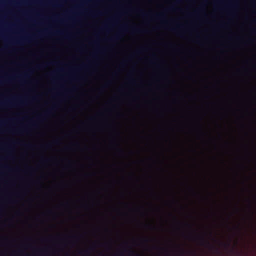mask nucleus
<instances>
[{
    "label": "nucleus",
    "instance_id": "obj_28",
    "mask_svg": "<svg viewBox=\"0 0 256 256\" xmlns=\"http://www.w3.org/2000/svg\"><path fill=\"white\" fill-rule=\"evenodd\" d=\"M144 48H142L141 50H144Z\"/></svg>",
    "mask_w": 256,
    "mask_h": 256
},
{
    "label": "nucleus",
    "instance_id": "obj_2",
    "mask_svg": "<svg viewBox=\"0 0 256 256\" xmlns=\"http://www.w3.org/2000/svg\"><path fill=\"white\" fill-rule=\"evenodd\" d=\"M3 104H8V106L10 107H16L18 106L22 105L24 104V102L22 100H16V102H12L11 101H6L5 102H1L0 103V106L2 107L3 105Z\"/></svg>",
    "mask_w": 256,
    "mask_h": 256
},
{
    "label": "nucleus",
    "instance_id": "obj_22",
    "mask_svg": "<svg viewBox=\"0 0 256 256\" xmlns=\"http://www.w3.org/2000/svg\"><path fill=\"white\" fill-rule=\"evenodd\" d=\"M106 26H104V29H106Z\"/></svg>",
    "mask_w": 256,
    "mask_h": 256
},
{
    "label": "nucleus",
    "instance_id": "obj_11",
    "mask_svg": "<svg viewBox=\"0 0 256 256\" xmlns=\"http://www.w3.org/2000/svg\"><path fill=\"white\" fill-rule=\"evenodd\" d=\"M88 68V66L87 65H86V64H84L82 66V68Z\"/></svg>",
    "mask_w": 256,
    "mask_h": 256
},
{
    "label": "nucleus",
    "instance_id": "obj_15",
    "mask_svg": "<svg viewBox=\"0 0 256 256\" xmlns=\"http://www.w3.org/2000/svg\"><path fill=\"white\" fill-rule=\"evenodd\" d=\"M50 64H56V62H52L50 63Z\"/></svg>",
    "mask_w": 256,
    "mask_h": 256
},
{
    "label": "nucleus",
    "instance_id": "obj_20",
    "mask_svg": "<svg viewBox=\"0 0 256 256\" xmlns=\"http://www.w3.org/2000/svg\"><path fill=\"white\" fill-rule=\"evenodd\" d=\"M24 77H27V76H28V75H27V74H25L24 75Z\"/></svg>",
    "mask_w": 256,
    "mask_h": 256
},
{
    "label": "nucleus",
    "instance_id": "obj_17",
    "mask_svg": "<svg viewBox=\"0 0 256 256\" xmlns=\"http://www.w3.org/2000/svg\"><path fill=\"white\" fill-rule=\"evenodd\" d=\"M182 26H181V25H178V28H180V27H182Z\"/></svg>",
    "mask_w": 256,
    "mask_h": 256
},
{
    "label": "nucleus",
    "instance_id": "obj_24",
    "mask_svg": "<svg viewBox=\"0 0 256 256\" xmlns=\"http://www.w3.org/2000/svg\"><path fill=\"white\" fill-rule=\"evenodd\" d=\"M181 0H177V2H180Z\"/></svg>",
    "mask_w": 256,
    "mask_h": 256
},
{
    "label": "nucleus",
    "instance_id": "obj_8",
    "mask_svg": "<svg viewBox=\"0 0 256 256\" xmlns=\"http://www.w3.org/2000/svg\"><path fill=\"white\" fill-rule=\"evenodd\" d=\"M168 10H175V8L174 6H171L170 8H168Z\"/></svg>",
    "mask_w": 256,
    "mask_h": 256
},
{
    "label": "nucleus",
    "instance_id": "obj_5",
    "mask_svg": "<svg viewBox=\"0 0 256 256\" xmlns=\"http://www.w3.org/2000/svg\"><path fill=\"white\" fill-rule=\"evenodd\" d=\"M132 30L134 32L136 33H141L143 32L141 29L140 28H136V27H133L132 28Z\"/></svg>",
    "mask_w": 256,
    "mask_h": 256
},
{
    "label": "nucleus",
    "instance_id": "obj_4",
    "mask_svg": "<svg viewBox=\"0 0 256 256\" xmlns=\"http://www.w3.org/2000/svg\"><path fill=\"white\" fill-rule=\"evenodd\" d=\"M137 11L142 16L148 17L149 16V15L147 13L145 12L143 10H138Z\"/></svg>",
    "mask_w": 256,
    "mask_h": 256
},
{
    "label": "nucleus",
    "instance_id": "obj_3",
    "mask_svg": "<svg viewBox=\"0 0 256 256\" xmlns=\"http://www.w3.org/2000/svg\"><path fill=\"white\" fill-rule=\"evenodd\" d=\"M157 20H162L164 18V15L163 13H160L156 14L153 16Z\"/></svg>",
    "mask_w": 256,
    "mask_h": 256
},
{
    "label": "nucleus",
    "instance_id": "obj_7",
    "mask_svg": "<svg viewBox=\"0 0 256 256\" xmlns=\"http://www.w3.org/2000/svg\"><path fill=\"white\" fill-rule=\"evenodd\" d=\"M80 104H76V109H77V112H78V115L80 113Z\"/></svg>",
    "mask_w": 256,
    "mask_h": 256
},
{
    "label": "nucleus",
    "instance_id": "obj_18",
    "mask_svg": "<svg viewBox=\"0 0 256 256\" xmlns=\"http://www.w3.org/2000/svg\"><path fill=\"white\" fill-rule=\"evenodd\" d=\"M172 31H176V29H175V28H172Z\"/></svg>",
    "mask_w": 256,
    "mask_h": 256
},
{
    "label": "nucleus",
    "instance_id": "obj_13",
    "mask_svg": "<svg viewBox=\"0 0 256 256\" xmlns=\"http://www.w3.org/2000/svg\"><path fill=\"white\" fill-rule=\"evenodd\" d=\"M202 8H200L199 9H198V10L200 11V12H202Z\"/></svg>",
    "mask_w": 256,
    "mask_h": 256
},
{
    "label": "nucleus",
    "instance_id": "obj_9",
    "mask_svg": "<svg viewBox=\"0 0 256 256\" xmlns=\"http://www.w3.org/2000/svg\"><path fill=\"white\" fill-rule=\"evenodd\" d=\"M252 32L254 34H256V28H252Z\"/></svg>",
    "mask_w": 256,
    "mask_h": 256
},
{
    "label": "nucleus",
    "instance_id": "obj_27",
    "mask_svg": "<svg viewBox=\"0 0 256 256\" xmlns=\"http://www.w3.org/2000/svg\"><path fill=\"white\" fill-rule=\"evenodd\" d=\"M52 76H53L54 75V74H51Z\"/></svg>",
    "mask_w": 256,
    "mask_h": 256
},
{
    "label": "nucleus",
    "instance_id": "obj_23",
    "mask_svg": "<svg viewBox=\"0 0 256 256\" xmlns=\"http://www.w3.org/2000/svg\"><path fill=\"white\" fill-rule=\"evenodd\" d=\"M140 50H138V51L137 52L138 53H140Z\"/></svg>",
    "mask_w": 256,
    "mask_h": 256
},
{
    "label": "nucleus",
    "instance_id": "obj_6",
    "mask_svg": "<svg viewBox=\"0 0 256 256\" xmlns=\"http://www.w3.org/2000/svg\"><path fill=\"white\" fill-rule=\"evenodd\" d=\"M119 38H120V35L119 34H117L116 36H114V37H113L112 38L110 39V40H112V41H114L115 40H117L119 39Z\"/></svg>",
    "mask_w": 256,
    "mask_h": 256
},
{
    "label": "nucleus",
    "instance_id": "obj_16",
    "mask_svg": "<svg viewBox=\"0 0 256 256\" xmlns=\"http://www.w3.org/2000/svg\"><path fill=\"white\" fill-rule=\"evenodd\" d=\"M220 26L223 27V26H224V24H222L220 25Z\"/></svg>",
    "mask_w": 256,
    "mask_h": 256
},
{
    "label": "nucleus",
    "instance_id": "obj_12",
    "mask_svg": "<svg viewBox=\"0 0 256 256\" xmlns=\"http://www.w3.org/2000/svg\"><path fill=\"white\" fill-rule=\"evenodd\" d=\"M44 65H40V66H38V68H42L44 67Z\"/></svg>",
    "mask_w": 256,
    "mask_h": 256
},
{
    "label": "nucleus",
    "instance_id": "obj_25",
    "mask_svg": "<svg viewBox=\"0 0 256 256\" xmlns=\"http://www.w3.org/2000/svg\"><path fill=\"white\" fill-rule=\"evenodd\" d=\"M98 114L102 115V113L100 112V113H99Z\"/></svg>",
    "mask_w": 256,
    "mask_h": 256
},
{
    "label": "nucleus",
    "instance_id": "obj_1",
    "mask_svg": "<svg viewBox=\"0 0 256 256\" xmlns=\"http://www.w3.org/2000/svg\"><path fill=\"white\" fill-rule=\"evenodd\" d=\"M56 105L54 104L53 106L44 111L42 113L37 115V118L39 119L46 118L52 114V111L56 108Z\"/></svg>",
    "mask_w": 256,
    "mask_h": 256
},
{
    "label": "nucleus",
    "instance_id": "obj_26",
    "mask_svg": "<svg viewBox=\"0 0 256 256\" xmlns=\"http://www.w3.org/2000/svg\"><path fill=\"white\" fill-rule=\"evenodd\" d=\"M69 92V91H68V90H65V92Z\"/></svg>",
    "mask_w": 256,
    "mask_h": 256
},
{
    "label": "nucleus",
    "instance_id": "obj_21",
    "mask_svg": "<svg viewBox=\"0 0 256 256\" xmlns=\"http://www.w3.org/2000/svg\"><path fill=\"white\" fill-rule=\"evenodd\" d=\"M126 26H124V29H126Z\"/></svg>",
    "mask_w": 256,
    "mask_h": 256
},
{
    "label": "nucleus",
    "instance_id": "obj_14",
    "mask_svg": "<svg viewBox=\"0 0 256 256\" xmlns=\"http://www.w3.org/2000/svg\"><path fill=\"white\" fill-rule=\"evenodd\" d=\"M152 58H153L154 59V60H156V56L154 55H153V56H152Z\"/></svg>",
    "mask_w": 256,
    "mask_h": 256
},
{
    "label": "nucleus",
    "instance_id": "obj_10",
    "mask_svg": "<svg viewBox=\"0 0 256 256\" xmlns=\"http://www.w3.org/2000/svg\"><path fill=\"white\" fill-rule=\"evenodd\" d=\"M112 111V109L107 108L105 110V112H110Z\"/></svg>",
    "mask_w": 256,
    "mask_h": 256
},
{
    "label": "nucleus",
    "instance_id": "obj_19",
    "mask_svg": "<svg viewBox=\"0 0 256 256\" xmlns=\"http://www.w3.org/2000/svg\"><path fill=\"white\" fill-rule=\"evenodd\" d=\"M56 33H57L58 34H61V32H56Z\"/></svg>",
    "mask_w": 256,
    "mask_h": 256
}]
</instances>
